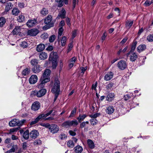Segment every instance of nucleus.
Masks as SVG:
<instances>
[{"label": "nucleus", "mask_w": 153, "mask_h": 153, "mask_svg": "<svg viewBox=\"0 0 153 153\" xmlns=\"http://www.w3.org/2000/svg\"><path fill=\"white\" fill-rule=\"evenodd\" d=\"M60 82L58 79H55L54 83L51 90V92L55 94L54 101H55L59 94L60 91Z\"/></svg>", "instance_id": "obj_1"}, {"label": "nucleus", "mask_w": 153, "mask_h": 153, "mask_svg": "<svg viewBox=\"0 0 153 153\" xmlns=\"http://www.w3.org/2000/svg\"><path fill=\"white\" fill-rule=\"evenodd\" d=\"M78 124V122L76 120L71 121L68 120L63 123L62 124V126L66 128H68L71 126H76Z\"/></svg>", "instance_id": "obj_2"}, {"label": "nucleus", "mask_w": 153, "mask_h": 153, "mask_svg": "<svg viewBox=\"0 0 153 153\" xmlns=\"http://www.w3.org/2000/svg\"><path fill=\"white\" fill-rule=\"evenodd\" d=\"M126 55L127 57L129 56L130 60L132 62H135L138 57L136 53L134 52L129 51Z\"/></svg>", "instance_id": "obj_3"}, {"label": "nucleus", "mask_w": 153, "mask_h": 153, "mask_svg": "<svg viewBox=\"0 0 153 153\" xmlns=\"http://www.w3.org/2000/svg\"><path fill=\"white\" fill-rule=\"evenodd\" d=\"M49 81V80L48 78L45 79H42L41 78L39 82L37 85V87L39 88H42L44 87L45 84Z\"/></svg>", "instance_id": "obj_4"}, {"label": "nucleus", "mask_w": 153, "mask_h": 153, "mask_svg": "<svg viewBox=\"0 0 153 153\" xmlns=\"http://www.w3.org/2000/svg\"><path fill=\"white\" fill-rule=\"evenodd\" d=\"M49 129L50 131L52 133H55L59 131V127L56 125L52 124L51 125H50Z\"/></svg>", "instance_id": "obj_5"}, {"label": "nucleus", "mask_w": 153, "mask_h": 153, "mask_svg": "<svg viewBox=\"0 0 153 153\" xmlns=\"http://www.w3.org/2000/svg\"><path fill=\"white\" fill-rule=\"evenodd\" d=\"M40 106V103L38 101H35L32 104L31 109L32 110L36 111L39 109Z\"/></svg>", "instance_id": "obj_6"}, {"label": "nucleus", "mask_w": 153, "mask_h": 153, "mask_svg": "<svg viewBox=\"0 0 153 153\" xmlns=\"http://www.w3.org/2000/svg\"><path fill=\"white\" fill-rule=\"evenodd\" d=\"M9 124L10 126L13 127L16 126H20L21 125V123L19 120L15 119L10 121Z\"/></svg>", "instance_id": "obj_7"}, {"label": "nucleus", "mask_w": 153, "mask_h": 153, "mask_svg": "<svg viewBox=\"0 0 153 153\" xmlns=\"http://www.w3.org/2000/svg\"><path fill=\"white\" fill-rule=\"evenodd\" d=\"M39 33V30L37 29H32L28 31L27 34L31 36L36 35Z\"/></svg>", "instance_id": "obj_8"}, {"label": "nucleus", "mask_w": 153, "mask_h": 153, "mask_svg": "<svg viewBox=\"0 0 153 153\" xmlns=\"http://www.w3.org/2000/svg\"><path fill=\"white\" fill-rule=\"evenodd\" d=\"M117 65L119 69L123 70L126 68L127 64L125 61L121 60L118 62Z\"/></svg>", "instance_id": "obj_9"}, {"label": "nucleus", "mask_w": 153, "mask_h": 153, "mask_svg": "<svg viewBox=\"0 0 153 153\" xmlns=\"http://www.w3.org/2000/svg\"><path fill=\"white\" fill-rule=\"evenodd\" d=\"M51 73V70L49 69H46L44 73H43L42 76L41 77L42 79H45L46 78H48L49 79V80H50L49 76Z\"/></svg>", "instance_id": "obj_10"}, {"label": "nucleus", "mask_w": 153, "mask_h": 153, "mask_svg": "<svg viewBox=\"0 0 153 153\" xmlns=\"http://www.w3.org/2000/svg\"><path fill=\"white\" fill-rule=\"evenodd\" d=\"M46 92L47 91L45 89L43 88L37 92L35 95L38 97H41L44 96L46 93Z\"/></svg>", "instance_id": "obj_11"}, {"label": "nucleus", "mask_w": 153, "mask_h": 153, "mask_svg": "<svg viewBox=\"0 0 153 153\" xmlns=\"http://www.w3.org/2000/svg\"><path fill=\"white\" fill-rule=\"evenodd\" d=\"M113 73L111 72H109L105 75L104 79L105 81H109L113 78Z\"/></svg>", "instance_id": "obj_12"}, {"label": "nucleus", "mask_w": 153, "mask_h": 153, "mask_svg": "<svg viewBox=\"0 0 153 153\" xmlns=\"http://www.w3.org/2000/svg\"><path fill=\"white\" fill-rule=\"evenodd\" d=\"M38 80L37 76L35 75H32L29 78V82L31 84H34L36 83Z\"/></svg>", "instance_id": "obj_13"}, {"label": "nucleus", "mask_w": 153, "mask_h": 153, "mask_svg": "<svg viewBox=\"0 0 153 153\" xmlns=\"http://www.w3.org/2000/svg\"><path fill=\"white\" fill-rule=\"evenodd\" d=\"M39 132L36 130L31 131L29 134L30 137L32 138H35L39 135Z\"/></svg>", "instance_id": "obj_14"}, {"label": "nucleus", "mask_w": 153, "mask_h": 153, "mask_svg": "<svg viewBox=\"0 0 153 153\" xmlns=\"http://www.w3.org/2000/svg\"><path fill=\"white\" fill-rule=\"evenodd\" d=\"M13 6V4L10 2H8L6 3L5 5V12H8L10 10L12 9Z\"/></svg>", "instance_id": "obj_15"}, {"label": "nucleus", "mask_w": 153, "mask_h": 153, "mask_svg": "<svg viewBox=\"0 0 153 153\" xmlns=\"http://www.w3.org/2000/svg\"><path fill=\"white\" fill-rule=\"evenodd\" d=\"M43 114H40L34 120L32 121L30 123V125H33L36 123L39 120L42 118V117L43 116Z\"/></svg>", "instance_id": "obj_16"}, {"label": "nucleus", "mask_w": 153, "mask_h": 153, "mask_svg": "<svg viewBox=\"0 0 153 153\" xmlns=\"http://www.w3.org/2000/svg\"><path fill=\"white\" fill-rule=\"evenodd\" d=\"M66 12L65 10L64 9H62L58 16L56 17V19H59L60 18L64 19L65 16Z\"/></svg>", "instance_id": "obj_17"}, {"label": "nucleus", "mask_w": 153, "mask_h": 153, "mask_svg": "<svg viewBox=\"0 0 153 153\" xmlns=\"http://www.w3.org/2000/svg\"><path fill=\"white\" fill-rule=\"evenodd\" d=\"M36 23V21L35 19L30 20L28 21L26 24L28 27H31L34 26Z\"/></svg>", "instance_id": "obj_18"}, {"label": "nucleus", "mask_w": 153, "mask_h": 153, "mask_svg": "<svg viewBox=\"0 0 153 153\" xmlns=\"http://www.w3.org/2000/svg\"><path fill=\"white\" fill-rule=\"evenodd\" d=\"M114 109L112 106H109L106 108L105 111L107 114H111L114 112Z\"/></svg>", "instance_id": "obj_19"}, {"label": "nucleus", "mask_w": 153, "mask_h": 153, "mask_svg": "<svg viewBox=\"0 0 153 153\" xmlns=\"http://www.w3.org/2000/svg\"><path fill=\"white\" fill-rule=\"evenodd\" d=\"M87 143L89 147L91 149H94L95 147L94 143L90 139H88L87 140Z\"/></svg>", "instance_id": "obj_20"}, {"label": "nucleus", "mask_w": 153, "mask_h": 153, "mask_svg": "<svg viewBox=\"0 0 153 153\" xmlns=\"http://www.w3.org/2000/svg\"><path fill=\"white\" fill-rule=\"evenodd\" d=\"M42 70V68L39 65H37L34 67L33 68L32 70L34 73H36L39 72Z\"/></svg>", "instance_id": "obj_21"}, {"label": "nucleus", "mask_w": 153, "mask_h": 153, "mask_svg": "<svg viewBox=\"0 0 153 153\" xmlns=\"http://www.w3.org/2000/svg\"><path fill=\"white\" fill-rule=\"evenodd\" d=\"M21 28L19 26H16L14 29L11 33L13 35H17L20 32Z\"/></svg>", "instance_id": "obj_22"}, {"label": "nucleus", "mask_w": 153, "mask_h": 153, "mask_svg": "<svg viewBox=\"0 0 153 153\" xmlns=\"http://www.w3.org/2000/svg\"><path fill=\"white\" fill-rule=\"evenodd\" d=\"M83 150L82 147L79 145H77L74 148V152L76 153H81Z\"/></svg>", "instance_id": "obj_23"}, {"label": "nucleus", "mask_w": 153, "mask_h": 153, "mask_svg": "<svg viewBox=\"0 0 153 153\" xmlns=\"http://www.w3.org/2000/svg\"><path fill=\"white\" fill-rule=\"evenodd\" d=\"M146 48V46L145 45H140L137 47V50L139 53H140L144 51Z\"/></svg>", "instance_id": "obj_24"}, {"label": "nucleus", "mask_w": 153, "mask_h": 153, "mask_svg": "<svg viewBox=\"0 0 153 153\" xmlns=\"http://www.w3.org/2000/svg\"><path fill=\"white\" fill-rule=\"evenodd\" d=\"M39 56L40 59L44 60L47 58L48 55L45 52H42L39 54Z\"/></svg>", "instance_id": "obj_25"}, {"label": "nucleus", "mask_w": 153, "mask_h": 153, "mask_svg": "<svg viewBox=\"0 0 153 153\" xmlns=\"http://www.w3.org/2000/svg\"><path fill=\"white\" fill-rule=\"evenodd\" d=\"M45 45L43 44H40L36 47V51L38 52H41L43 51L45 48Z\"/></svg>", "instance_id": "obj_26"}, {"label": "nucleus", "mask_w": 153, "mask_h": 153, "mask_svg": "<svg viewBox=\"0 0 153 153\" xmlns=\"http://www.w3.org/2000/svg\"><path fill=\"white\" fill-rule=\"evenodd\" d=\"M133 20H128L126 22V27L128 29H130L133 25Z\"/></svg>", "instance_id": "obj_27"}, {"label": "nucleus", "mask_w": 153, "mask_h": 153, "mask_svg": "<svg viewBox=\"0 0 153 153\" xmlns=\"http://www.w3.org/2000/svg\"><path fill=\"white\" fill-rule=\"evenodd\" d=\"M52 20V16L51 15H48L45 19L44 21L45 23L46 24L50 25Z\"/></svg>", "instance_id": "obj_28"}, {"label": "nucleus", "mask_w": 153, "mask_h": 153, "mask_svg": "<svg viewBox=\"0 0 153 153\" xmlns=\"http://www.w3.org/2000/svg\"><path fill=\"white\" fill-rule=\"evenodd\" d=\"M87 117V115L85 114H80L79 117L77 118L78 121L79 123H80L81 121H83Z\"/></svg>", "instance_id": "obj_29"}, {"label": "nucleus", "mask_w": 153, "mask_h": 153, "mask_svg": "<svg viewBox=\"0 0 153 153\" xmlns=\"http://www.w3.org/2000/svg\"><path fill=\"white\" fill-rule=\"evenodd\" d=\"M25 17L24 14L21 13V15H19L18 16L17 20L18 22H22L25 21Z\"/></svg>", "instance_id": "obj_30"}, {"label": "nucleus", "mask_w": 153, "mask_h": 153, "mask_svg": "<svg viewBox=\"0 0 153 153\" xmlns=\"http://www.w3.org/2000/svg\"><path fill=\"white\" fill-rule=\"evenodd\" d=\"M20 12V10L17 8H13L12 11V14L15 16H17Z\"/></svg>", "instance_id": "obj_31"}, {"label": "nucleus", "mask_w": 153, "mask_h": 153, "mask_svg": "<svg viewBox=\"0 0 153 153\" xmlns=\"http://www.w3.org/2000/svg\"><path fill=\"white\" fill-rule=\"evenodd\" d=\"M51 60L52 64V68L53 69H55L57 65V59L56 58H53V59H51Z\"/></svg>", "instance_id": "obj_32"}, {"label": "nucleus", "mask_w": 153, "mask_h": 153, "mask_svg": "<svg viewBox=\"0 0 153 153\" xmlns=\"http://www.w3.org/2000/svg\"><path fill=\"white\" fill-rule=\"evenodd\" d=\"M137 42L136 41H134L132 44L131 50L130 51L133 52L136 48Z\"/></svg>", "instance_id": "obj_33"}, {"label": "nucleus", "mask_w": 153, "mask_h": 153, "mask_svg": "<svg viewBox=\"0 0 153 153\" xmlns=\"http://www.w3.org/2000/svg\"><path fill=\"white\" fill-rule=\"evenodd\" d=\"M67 41V37L65 36H63L61 39V45L62 46H64L66 43Z\"/></svg>", "instance_id": "obj_34"}, {"label": "nucleus", "mask_w": 153, "mask_h": 153, "mask_svg": "<svg viewBox=\"0 0 153 153\" xmlns=\"http://www.w3.org/2000/svg\"><path fill=\"white\" fill-rule=\"evenodd\" d=\"M48 13V9L45 8H43L40 11V13L44 16L46 15Z\"/></svg>", "instance_id": "obj_35"}, {"label": "nucleus", "mask_w": 153, "mask_h": 153, "mask_svg": "<svg viewBox=\"0 0 153 153\" xmlns=\"http://www.w3.org/2000/svg\"><path fill=\"white\" fill-rule=\"evenodd\" d=\"M6 23V19L3 17L0 18V27H2Z\"/></svg>", "instance_id": "obj_36"}, {"label": "nucleus", "mask_w": 153, "mask_h": 153, "mask_svg": "<svg viewBox=\"0 0 153 153\" xmlns=\"http://www.w3.org/2000/svg\"><path fill=\"white\" fill-rule=\"evenodd\" d=\"M57 53L56 52H52L51 53L49 57V60H51V59L53 58H56Z\"/></svg>", "instance_id": "obj_37"}, {"label": "nucleus", "mask_w": 153, "mask_h": 153, "mask_svg": "<svg viewBox=\"0 0 153 153\" xmlns=\"http://www.w3.org/2000/svg\"><path fill=\"white\" fill-rule=\"evenodd\" d=\"M114 93H110L107 96V98L108 101H111L114 97Z\"/></svg>", "instance_id": "obj_38"}, {"label": "nucleus", "mask_w": 153, "mask_h": 153, "mask_svg": "<svg viewBox=\"0 0 153 153\" xmlns=\"http://www.w3.org/2000/svg\"><path fill=\"white\" fill-rule=\"evenodd\" d=\"M63 31V27H60L58 30V39L60 36L62 35V33Z\"/></svg>", "instance_id": "obj_39"}, {"label": "nucleus", "mask_w": 153, "mask_h": 153, "mask_svg": "<svg viewBox=\"0 0 153 153\" xmlns=\"http://www.w3.org/2000/svg\"><path fill=\"white\" fill-rule=\"evenodd\" d=\"M29 132L28 130L26 131L23 133V136L24 138L26 139H28L29 137Z\"/></svg>", "instance_id": "obj_40"}, {"label": "nucleus", "mask_w": 153, "mask_h": 153, "mask_svg": "<svg viewBox=\"0 0 153 153\" xmlns=\"http://www.w3.org/2000/svg\"><path fill=\"white\" fill-rule=\"evenodd\" d=\"M30 72V70L28 68H26L22 72V74L24 76H26Z\"/></svg>", "instance_id": "obj_41"}, {"label": "nucleus", "mask_w": 153, "mask_h": 153, "mask_svg": "<svg viewBox=\"0 0 153 153\" xmlns=\"http://www.w3.org/2000/svg\"><path fill=\"white\" fill-rule=\"evenodd\" d=\"M132 95V93L126 94L124 96V97L125 100H127L130 99Z\"/></svg>", "instance_id": "obj_42"}, {"label": "nucleus", "mask_w": 153, "mask_h": 153, "mask_svg": "<svg viewBox=\"0 0 153 153\" xmlns=\"http://www.w3.org/2000/svg\"><path fill=\"white\" fill-rule=\"evenodd\" d=\"M53 23H51L49 25V26L45 25L43 27V29L44 30H45L47 29H49L51 27H53Z\"/></svg>", "instance_id": "obj_43"}, {"label": "nucleus", "mask_w": 153, "mask_h": 153, "mask_svg": "<svg viewBox=\"0 0 153 153\" xmlns=\"http://www.w3.org/2000/svg\"><path fill=\"white\" fill-rule=\"evenodd\" d=\"M67 144L68 146L70 148H73L74 146V143L72 140H69L67 142Z\"/></svg>", "instance_id": "obj_44"}, {"label": "nucleus", "mask_w": 153, "mask_h": 153, "mask_svg": "<svg viewBox=\"0 0 153 153\" xmlns=\"http://www.w3.org/2000/svg\"><path fill=\"white\" fill-rule=\"evenodd\" d=\"M76 108H74L72 111L69 117H73L74 116V114H75V113H76Z\"/></svg>", "instance_id": "obj_45"}, {"label": "nucleus", "mask_w": 153, "mask_h": 153, "mask_svg": "<svg viewBox=\"0 0 153 153\" xmlns=\"http://www.w3.org/2000/svg\"><path fill=\"white\" fill-rule=\"evenodd\" d=\"M38 60L36 59H32L30 61L31 64L33 66L36 65L38 64Z\"/></svg>", "instance_id": "obj_46"}, {"label": "nucleus", "mask_w": 153, "mask_h": 153, "mask_svg": "<svg viewBox=\"0 0 153 153\" xmlns=\"http://www.w3.org/2000/svg\"><path fill=\"white\" fill-rule=\"evenodd\" d=\"M56 36L55 35H53L49 38V41L50 42H54L56 38Z\"/></svg>", "instance_id": "obj_47"}, {"label": "nucleus", "mask_w": 153, "mask_h": 153, "mask_svg": "<svg viewBox=\"0 0 153 153\" xmlns=\"http://www.w3.org/2000/svg\"><path fill=\"white\" fill-rule=\"evenodd\" d=\"M90 122L91 125H94L97 124L98 121L96 119L92 118L90 120Z\"/></svg>", "instance_id": "obj_48"}, {"label": "nucleus", "mask_w": 153, "mask_h": 153, "mask_svg": "<svg viewBox=\"0 0 153 153\" xmlns=\"http://www.w3.org/2000/svg\"><path fill=\"white\" fill-rule=\"evenodd\" d=\"M35 145H40L42 144V142L39 139H37L35 140L33 143Z\"/></svg>", "instance_id": "obj_49"}, {"label": "nucleus", "mask_w": 153, "mask_h": 153, "mask_svg": "<svg viewBox=\"0 0 153 153\" xmlns=\"http://www.w3.org/2000/svg\"><path fill=\"white\" fill-rule=\"evenodd\" d=\"M107 35V34L106 32V31H105L103 33L101 38V40L102 42H103L105 39Z\"/></svg>", "instance_id": "obj_50"}, {"label": "nucleus", "mask_w": 153, "mask_h": 153, "mask_svg": "<svg viewBox=\"0 0 153 153\" xmlns=\"http://www.w3.org/2000/svg\"><path fill=\"white\" fill-rule=\"evenodd\" d=\"M18 149L17 146L16 145H13L12 146V148L9 150L11 152H14L15 150Z\"/></svg>", "instance_id": "obj_51"}, {"label": "nucleus", "mask_w": 153, "mask_h": 153, "mask_svg": "<svg viewBox=\"0 0 153 153\" xmlns=\"http://www.w3.org/2000/svg\"><path fill=\"white\" fill-rule=\"evenodd\" d=\"M77 58L76 57H74L71 58L69 61V63L74 64L76 61Z\"/></svg>", "instance_id": "obj_52"}, {"label": "nucleus", "mask_w": 153, "mask_h": 153, "mask_svg": "<svg viewBox=\"0 0 153 153\" xmlns=\"http://www.w3.org/2000/svg\"><path fill=\"white\" fill-rule=\"evenodd\" d=\"M88 124L89 122L88 121L82 122L80 124V128H83L85 126L86 124Z\"/></svg>", "instance_id": "obj_53"}, {"label": "nucleus", "mask_w": 153, "mask_h": 153, "mask_svg": "<svg viewBox=\"0 0 153 153\" xmlns=\"http://www.w3.org/2000/svg\"><path fill=\"white\" fill-rule=\"evenodd\" d=\"M20 45L23 48H26L28 46V44L27 42L25 41H23L21 42Z\"/></svg>", "instance_id": "obj_54"}, {"label": "nucleus", "mask_w": 153, "mask_h": 153, "mask_svg": "<svg viewBox=\"0 0 153 153\" xmlns=\"http://www.w3.org/2000/svg\"><path fill=\"white\" fill-rule=\"evenodd\" d=\"M100 115V113H96L93 114H91L89 115V117L91 118H93L95 119L96 117H98Z\"/></svg>", "instance_id": "obj_55"}, {"label": "nucleus", "mask_w": 153, "mask_h": 153, "mask_svg": "<svg viewBox=\"0 0 153 153\" xmlns=\"http://www.w3.org/2000/svg\"><path fill=\"white\" fill-rule=\"evenodd\" d=\"M147 39L149 42L153 41V34H149L147 37Z\"/></svg>", "instance_id": "obj_56"}, {"label": "nucleus", "mask_w": 153, "mask_h": 153, "mask_svg": "<svg viewBox=\"0 0 153 153\" xmlns=\"http://www.w3.org/2000/svg\"><path fill=\"white\" fill-rule=\"evenodd\" d=\"M114 83L112 82H110L108 84L106 87L107 89L109 90L111 89V88L113 86Z\"/></svg>", "instance_id": "obj_57"}, {"label": "nucleus", "mask_w": 153, "mask_h": 153, "mask_svg": "<svg viewBox=\"0 0 153 153\" xmlns=\"http://www.w3.org/2000/svg\"><path fill=\"white\" fill-rule=\"evenodd\" d=\"M48 35L47 33H43L41 36V38L43 39H46L48 37Z\"/></svg>", "instance_id": "obj_58"}, {"label": "nucleus", "mask_w": 153, "mask_h": 153, "mask_svg": "<svg viewBox=\"0 0 153 153\" xmlns=\"http://www.w3.org/2000/svg\"><path fill=\"white\" fill-rule=\"evenodd\" d=\"M87 69V68L86 67H80V69L81 70V74L83 75L84 74V72L86 71Z\"/></svg>", "instance_id": "obj_59"}, {"label": "nucleus", "mask_w": 153, "mask_h": 153, "mask_svg": "<svg viewBox=\"0 0 153 153\" xmlns=\"http://www.w3.org/2000/svg\"><path fill=\"white\" fill-rule=\"evenodd\" d=\"M66 137V135L63 134H60L59 136V138L61 140L65 139Z\"/></svg>", "instance_id": "obj_60"}, {"label": "nucleus", "mask_w": 153, "mask_h": 153, "mask_svg": "<svg viewBox=\"0 0 153 153\" xmlns=\"http://www.w3.org/2000/svg\"><path fill=\"white\" fill-rule=\"evenodd\" d=\"M22 149L24 150H25L27 149V144L26 142H24L22 144Z\"/></svg>", "instance_id": "obj_61"}, {"label": "nucleus", "mask_w": 153, "mask_h": 153, "mask_svg": "<svg viewBox=\"0 0 153 153\" xmlns=\"http://www.w3.org/2000/svg\"><path fill=\"white\" fill-rule=\"evenodd\" d=\"M152 3V2H150V1L148 0H146L144 3V5L146 6H148L150 5Z\"/></svg>", "instance_id": "obj_62"}, {"label": "nucleus", "mask_w": 153, "mask_h": 153, "mask_svg": "<svg viewBox=\"0 0 153 153\" xmlns=\"http://www.w3.org/2000/svg\"><path fill=\"white\" fill-rule=\"evenodd\" d=\"M40 125L42 126L45 127L46 128H49L50 125L49 123H41Z\"/></svg>", "instance_id": "obj_63"}, {"label": "nucleus", "mask_w": 153, "mask_h": 153, "mask_svg": "<svg viewBox=\"0 0 153 153\" xmlns=\"http://www.w3.org/2000/svg\"><path fill=\"white\" fill-rule=\"evenodd\" d=\"M18 5L20 8H23L24 7L25 4L24 3L19 2L18 4Z\"/></svg>", "instance_id": "obj_64"}]
</instances>
